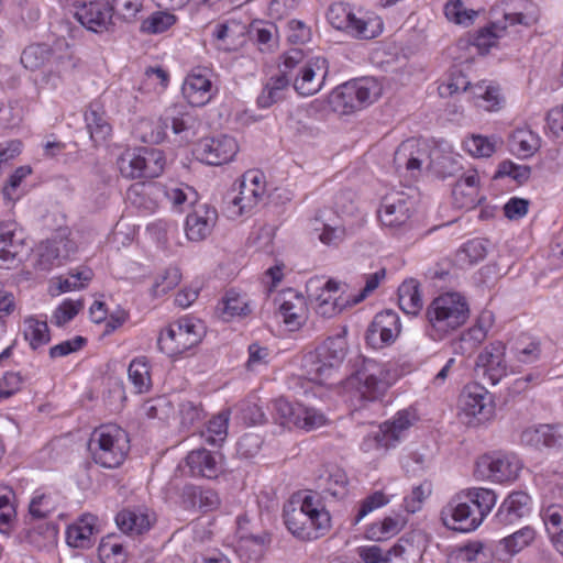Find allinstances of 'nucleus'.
<instances>
[{
  "mask_svg": "<svg viewBox=\"0 0 563 563\" xmlns=\"http://www.w3.org/2000/svg\"><path fill=\"white\" fill-rule=\"evenodd\" d=\"M497 503L494 490L472 487L457 493L442 511L444 525L453 530L471 532L476 530Z\"/></svg>",
  "mask_w": 563,
  "mask_h": 563,
  "instance_id": "obj_2",
  "label": "nucleus"
},
{
  "mask_svg": "<svg viewBox=\"0 0 563 563\" xmlns=\"http://www.w3.org/2000/svg\"><path fill=\"white\" fill-rule=\"evenodd\" d=\"M341 283L328 280L321 288L320 294L316 298V312L324 318H332L345 308L354 306L352 296L344 294Z\"/></svg>",
  "mask_w": 563,
  "mask_h": 563,
  "instance_id": "obj_22",
  "label": "nucleus"
},
{
  "mask_svg": "<svg viewBox=\"0 0 563 563\" xmlns=\"http://www.w3.org/2000/svg\"><path fill=\"white\" fill-rule=\"evenodd\" d=\"M284 521L298 539L310 541L325 536L331 529V516L322 500L311 492L295 494L284 507Z\"/></svg>",
  "mask_w": 563,
  "mask_h": 563,
  "instance_id": "obj_1",
  "label": "nucleus"
},
{
  "mask_svg": "<svg viewBox=\"0 0 563 563\" xmlns=\"http://www.w3.org/2000/svg\"><path fill=\"white\" fill-rule=\"evenodd\" d=\"M419 421L417 409H405L398 411L391 420L382 423L389 443L396 448L408 434L409 429Z\"/></svg>",
  "mask_w": 563,
  "mask_h": 563,
  "instance_id": "obj_33",
  "label": "nucleus"
},
{
  "mask_svg": "<svg viewBox=\"0 0 563 563\" xmlns=\"http://www.w3.org/2000/svg\"><path fill=\"white\" fill-rule=\"evenodd\" d=\"M446 19L457 25L470 26L478 16V11L467 9L462 0H449L444 5Z\"/></svg>",
  "mask_w": 563,
  "mask_h": 563,
  "instance_id": "obj_57",
  "label": "nucleus"
},
{
  "mask_svg": "<svg viewBox=\"0 0 563 563\" xmlns=\"http://www.w3.org/2000/svg\"><path fill=\"white\" fill-rule=\"evenodd\" d=\"M25 235L14 221L0 222V267L10 268L24 250Z\"/></svg>",
  "mask_w": 563,
  "mask_h": 563,
  "instance_id": "obj_25",
  "label": "nucleus"
},
{
  "mask_svg": "<svg viewBox=\"0 0 563 563\" xmlns=\"http://www.w3.org/2000/svg\"><path fill=\"white\" fill-rule=\"evenodd\" d=\"M60 503V496L53 490L37 489L29 505V512L33 519H43L53 514Z\"/></svg>",
  "mask_w": 563,
  "mask_h": 563,
  "instance_id": "obj_40",
  "label": "nucleus"
},
{
  "mask_svg": "<svg viewBox=\"0 0 563 563\" xmlns=\"http://www.w3.org/2000/svg\"><path fill=\"white\" fill-rule=\"evenodd\" d=\"M493 324V313L490 311H483L476 319L475 323L467 330L463 331L460 338L453 343L454 352L461 355L471 356L486 340Z\"/></svg>",
  "mask_w": 563,
  "mask_h": 563,
  "instance_id": "obj_24",
  "label": "nucleus"
},
{
  "mask_svg": "<svg viewBox=\"0 0 563 563\" xmlns=\"http://www.w3.org/2000/svg\"><path fill=\"white\" fill-rule=\"evenodd\" d=\"M77 251L75 242L66 236H59L40 244L37 249V265L41 269H51L62 264Z\"/></svg>",
  "mask_w": 563,
  "mask_h": 563,
  "instance_id": "obj_27",
  "label": "nucleus"
},
{
  "mask_svg": "<svg viewBox=\"0 0 563 563\" xmlns=\"http://www.w3.org/2000/svg\"><path fill=\"white\" fill-rule=\"evenodd\" d=\"M15 494L8 485H0V533L9 537L13 530L16 510L14 506Z\"/></svg>",
  "mask_w": 563,
  "mask_h": 563,
  "instance_id": "obj_41",
  "label": "nucleus"
},
{
  "mask_svg": "<svg viewBox=\"0 0 563 563\" xmlns=\"http://www.w3.org/2000/svg\"><path fill=\"white\" fill-rule=\"evenodd\" d=\"M404 549L400 545H394L387 552L378 545H362L356 549L357 555L365 563H390L391 556H398Z\"/></svg>",
  "mask_w": 563,
  "mask_h": 563,
  "instance_id": "obj_64",
  "label": "nucleus"
},
{
  "mask_svg": "<svg viewBox=\"0 0 563 563\" xmlns=\"http://www.w3.org/2000/svg\"><path fill=\"white\" fill-rule=\"evenodd\" d=\"M520 439L525 445L534 449L559 448L563 444V428L554 424L530 427L522 431Z\"/></svg>",
  "mask_w": 563,
  "mask_h": 563,
  "instance_id": "obj_30",
  "label": "nucleus"
},
{
  "mask_svg": "<svg viewBox=\"0 0 563 563\" xmlns=\"http://www.w3.org/2000/svg\"><path fill=\"white\" fill-rule=\"evenodd\" d=\"M405 520L401 516L385 517L382 521L371 523L365 531V538L373 541H385L401 531Z\"/></svg>",
  "mask_w": 563,
  "mask_h": 563,
  "instance_id": "obj_44",
  "label": "nucleus"
},
{
  "mask_svg": "<svg viewBox=\"0 0 563 563\" xmlns=\"http://www.w3.org/2000/svg\"><path fill=\"white\" fill-rule=\"evenodd\" d=\"M164 196L174 208L196 198V191L186 184L169 183L161 185L159 196Z\"/></svg>",
  "mask_w": 563,
  "mask_h": 563,
  "instance_id": "obj_62",
  "label": "nucleus"
},
{
  "mask_svg": "<svg viewBox=\"0 0 563 563\" xmlns=\"http://www.w3.org/2000/svg\"><path fill=\"white\" fill-rule=\"evenodd\" d=\"M347 476L341 468H333L327 476L320 478L319 487L334 498H342L346 494Z\"/></svg>",
  "mask_w": 563,
  "mask_h": 563,
  "instance_id": "obj_60",
  "label": "nucleus"
},
{
  "mask_svg": "<svg viewBox=\"0 0 563 563\" xmlns=\"http://www.w3.org/2000/svg\"><path fill=\"white\" fill-rule=\"evenodd\" d=\"M229 419V410H222L210 419L206 430L201 433L205 441L211 445H219L223 443L228 435Z\"/></svg>",
  "mask_w": 563,
  "mask_h": 563,
  "instance_id": "obj_53",
  "label": "nucleus"
},
{
  "mask_svg": "<svg viewBox=\"0 0 563 563\" xmlns=\"http://www.w3.org/2000/svg\"><path fill=\"white\" fill-rule=\"evenodd\" d=\"M186 466L194 477L216 478L221 473L222 457L209 450L197 449L186 456Z\"/></svg>",
  "mask_w": 563,
  "mask_h": 563,
  "instance_id": "obj_29",
  "label": "nucleus"
},
{
  "mask_svg": "<svg viewBox=\"0 0 563 563\" xmlns=\"http://www.w3.org/2000/svg\"><path fill=\"white\" fill-rule=\"evenodd\" d=\"M181 280V273L178 267H167L158 273L153 280L151 294L154 297H162L173 290Z\"/></svg>",
  "mask_w": 563,
  "mask_h": 563,
  "instance_id": "obj_59",
  "label": "nucleus"
},
{
  "mask_svg": "<svg viewBox=\"0 0 563 563\" xmlns=\"http://www.w3.org/2000/svg\"><path fill=\"white\" fill-rule=\"evenodd\" d=\"M510 145L515 153L521 157L528 158L540 148L541 139L530 129L520 128L512 132L510 136Z\"/></svg>",
  "mask_w": 563,
  "mask_h": 563,
  "instance_id": "obj_43",
  "label": "nucleus"
},
{
  "mask_svg": "<svg viewBox=\"0 0 563 563\" xmlns=\"http://www.w3.org/2000/svg\"><path fill=\"white\" fill-rule=\"evenodd\" d=\"M212 71L206 67L194 68L183 82L181 92L192 107L208 104L217 95Z\"/></svg>",
  "mask_w": 563,
  "mask_h": 563,
  "instance_id": "obj_17",
  "label": "nucleus"
},
{
  "mask_svg": "<svg viewBox=\"0 0 563 563\" xmlns=\"http://www.w3.org/2000/svg\"><path fill=\"white\" fill-rule=\"evenodd\" d=\"M506 345L501 341L488 344L476 358V368L483 369L493 385L498 384L508 373L506 363Z\"/></svg>",
  "mask_w": 563,
  "mask_h": 563,
  "instance_id": "obj_23",
  "label": "nucleus"
},
{
  "mask_svg": "<svg viewBox=\"0 0 563 563\" xmlns=\"http://www.w3.org/2000/svg\"><path fill=\"white\" fill-rule=\"evenodd\" d=\"M529 510V495L523 492H514L501 503L495 518L497 523L508 526L525 517Z\"/></svg>",
  "mask_w": 563,
  "mask_h": 563,
  "instance_id": "obj_32",
  "label": "nucleus"
},
{
  "mask_svg": "<svg viewBox=\"0 0 563 563\" xmlns=\"http://www.w3.org/2000/svg\"><path fill=\"white\" fill-rule=\"evenodd\" d=\"M277 316L290 331L301 329L309 319V303L307 297L294 289L282 290L274 299Z\"/></svg>",
  "mask_w": 563,
  "mask_h": 563,
  "instance_id": "obj_14",
  "label": "nucleus"
},
{
  "mask_svg": "<svg viewBox=\"0 0 563 563\" xmlns=\"http://www.w3.org/2000/svg\"><path fill=\"white\" fill-rule=\"evenodd\" d=\"M301 55L298 51H287L280 56L277 71L273 74L264 85L257 97L260 108H269L284 99L286 91L292 82V68L300 62Z\"/></svg>",
  "mask_w": 563,
  "mask_h": 563,
  "instance_id": "obj_12",
  "label": "nucleus"
},
{
  "mask_svg": "<svg viewBox=\"0 0 563 563\" xmlns=\"http://www.w3.org/2000/svg\"><path fill=\"white\" fill-rule=\"evenodd\" d=\"M400 331V318L397 312L384 310L374 317L367 328L365 340L371 347L379 350L393 344L399 336Z\"/></svg>",
  "mask_w": 563,
  "mask_h": 563,
  "instance_id": "obj_18",
  "label": "nucleus"
},
{
  "mask_svg": "<svg viewBox=\"0 0 563 563\" xmlns=\"http://www.w3.org/2000/svg\"><path fill=\"white\" fill-rule=\"evenodd\" d=\"M112 16L124 22L136 21L144 9V0H112L110 3Z\"/></svg>",
  "mask_w": 563,
  "mask_h": 563,
  "instance_id": "obj_61",
  "label": "nucleus"
},
{
  "mask_svg": "<svg viewBox=\"0 0 563 563\" xmlns=\"http://www.w3.org/2000/svg\"><path fill=\"white\" fill-rule=\"evenodd\" d=\"M328 213L329 212L327 211L320 212L313 219L312 225L313 230L319 232L318 238L322 244L334 246L343 241L345 236V229L339 220H331L328 218Z\"/></svg>",
  "mask_w": 563,
  "mask_h": 563,
  "instance_id": "obj_37",
  "label": "nucleus"
},
{
  "mask_svg": "<svg viewBox=\"0 0 563 563\" xmlns=\"http://www.w3.org/2000/svg\"><path fill=\"white\" fill-rule=\"evenodd\" d=\"M452 199L455 208L474 209L483 197L479 195V176L476 170L462 175L453 186Z\"/></svg>",
  "mask_w": 563,
  "mask_h": 563,
  "instance_id": "obj_28",
  "label": "nucleus"
},
{
  "mask_svg": "<svg viewBox=\"0 0 563 563\" xmlns=\"http://www.w3.org/2000/svg\"><path fill=\"white\" fill-rule=\"evenodd\" d=\"M542 517L553 547L563 555V508L551 505L544 509Z\"/></svg>",
  "mask_w": 563,
  "mask_h": 563,
  "instance_id": "obj_42",
  "label": "nucleus"
},
{
  "mask_svg": "<svg viewBox=\"0 0 563 563\" xmlns=\"http://www.w3.org/2000/svg\"><path fill=\"white\" fill-rule=\"evenodd\" d=\"M98 555L102 563H124L128 556L123 544L114 536H108L101 540Z\"/></svg>",
  "mask_w": 563,
  "mask_h": 563,
  "instance_id": "obj_56",
  "label": "nucleus"
},
{
  "mask_svg": "<svg viewBox=\"0 0 563 563\" xmlns=\"http://www.w3.org/2000/svg\"><path fill=\"white\" fill-rule=\"evenodd\" d=\"M536 530L532 527L527 526L503 538L499 541V547L507 555L514 556L531 545L536 540Z\"/></svg>",
  "mask_w": 563,
  "mask_h": 563,
  "instance_id": "obj_47",
  "label": "nucleus"
},
{
  "mask_svg": "<svg viewBox=\"0 0 563 563\" xmlns=\"http://www.w3.org/2000/svg\"><path fill=\"white\" fill-rule=\"evenodd\" d=\"M346 353L343 336L328 338L314 352L303 358V368L308 379L317 385L331 388L341 382L339 369Z\"/></svg>",
  "mask_w": 563,
  "mask_h": 563,
  "instance_id": "obj_3",
  "label": "nucleus"
},
{
  "mask_svg": "<svg viewBox=\"0 0 563 563\" xmlns=\"http://www.w3.org/2000/svg\"><path fill=\"white\" fill-rule=\"evenodd\" d=\"M398 379L388 364L365 358L356 371L346 379L345 386L365 401L380 399L387 389Z\"/></svg>",
  "mask_w": 563,
  "mask_h": 563,
  "instance_id": "obj_4",
  "label": "nucleus"
},
{
  "mask_svg": "<svg viewBox=\"0 0 563 563\" xmlns=\"http://www.w3.org/2000/svg\"><path fill=\"white\" fill-rule=\"evenodd\" d=\"M239 152V145L230 135L205 137L198 142L195 154L208 165H222L231 162Z\"/></svg>",
  "mask_w": 563,
  "mask_h": 563,
  "instance_id": "obj_19",
  "label": "nucleus"
},
{
  "mask_svg": "<svg viewBox=\"0 0 563 563\" xmlns=\"http://www.w3.org/2000/svg\"><path fill=\"white\" fill-rule=\"evenodd\" d=\"M463 170V157L446 142H437L429 148L424 172L428 177L444 180L455 177Z\"/></svg>",
  "mask_w": 563,
  "mask_h": 563,
  "instance_id": "obj_15",
  "label": "nucleus"
},
{
  "mask_svg": "<svg viewBox=\"0 0 563 563\" xmlns=\"http://www.w3.org/2000/svg\"><path fill=\"white\" fill-rule=\"evenodd\" d=\"M266 192L264 175L260 170L243 174L239 191L227 201L225 211L229 218L236 219L251 212Z\"/></svg>",
  "mask_w": 563,
  "mask_h": 563,
  "instance_id": "obj_10",
  "label": "nucleus"
},
{
  "mask_svg": "<svg viewBox=\"0 0 563 563\" xmlns=\"http://www.w3.org/2000/svg\"><path fill=\"white\" fill-rule=\"evenodd\" d=\"M85 121L89 131L91 140L95 144L106 142L112 132V126L109 123L106 114L95 109L91 106L85 113Z\"/></svg>",
  "mask_w": 563,
  "mask_h": 563,
  "instance_id": "obj_45",
  "label": "nucleus"
},
{
  "mask_svg": "<svg viewBox=\"0 0 563 563\" xmlns=\"http://www.w3.org/2000/svg\"><path fill=\"white\" fill-rule=\"evenodd\" d=\"M484 545L479 541L456 547L448 553V563H485Z\"/></svg>",
  "mask_w": 563,
  "mask_h": 563,
  "instance_id": "obj_55",
  "label": "nucleus"
},
{
  "mask_svg": "<svg viewBox=\"0 0 563 563\" xmlns=\"http://www.w3.org/2000/svg\"><path fill=\"white\" fill-rule=\"evenodd\" d=\"M470 316L468 305L457 292H445L438 296L428 307L427 317L431 327V335L442 339L449 332L466 322Z\"/></svg>",
  "mask_w": 563,
  "mask_h": 563,
  "instance_id": "obj_6",
  "label": "nucleus"
},
{
  "mask_svg": "<svg viewBox=\"0 0 563 563\" xmlns=\"http://www.w3.org/2000/svg\"><path fill=\"white\" fill-rule=\"evenodd\" d=\"M399 308L406 314L417 316L422 309L420 283L416 278L405 279L398 287Z\"/></svg>",
  "mask_w": 563,
  "mask_h": 563,
  "instance_id": "obj_38",
  "label": "nucleus"
},
{
  "mask_svg": "<svg viewBox=\"0 0 563 563\" xmlns=\"http://www.w3.org/2000/svg\"><path fill=\"white\" fill-rule=\"evenodd\" d=\"M520 470L521 463L514 454L492 453L477 459L475 475L481 479L505 483L515 481Z\"/></svg>",
  "mask_w": 563,
  "mask_h": 563,
  "instance_id": "obj_13",
  "label": "nucleus"
},
{
  "mask_svg": "<svg viewBox=\"0 0 563 563\" xmlns=\"http://www.w3.org/2000/svg\"><path fill=\"white\" fill-rule=\"evenodd\" d=\"M422 150L419 139H409L404 141L395 153V163L398 166H405L408 170L420 168Z\"/></svg>",
  "mask_w": 563,
  "mask_h": 563,
  "instance_id": "obj_48",
  "label": "nucleus"
},
{
  "mask_svg": "<svg viewBox=\"0 0 563 563\" xmlns=\"http://www.w3.org/2000/svg\"><path fill=\"white\" fill-rule=\"evenodd\" d=\"M166 165V158L159 148H126L117 159L120 175L126 179L158 177Z\"/></svg>",
  "mask_w": 563,
  "mask_h": 563,
  "instance_id": "obj_7",
  "label": "nucleus"
},
{
  "mask_svg": "<svg viewBox=\"0 0 563 563\" xmlns=\"http://www.w3.org/2000/svg\"><path fill=\"white\" fill-rule=\"evenodd\" d=\"M301 55L300 62L292 68V87L303 97L319 92L328 75V62L324 57L314 56L306 58L300 48H292Z\"/></svg>",
  "mask_w": 563,
  "mask_h": 563,
  "instance_id": "obj_11",
  "label": "nucleus"
},
{
  "mask_svg": "<svg viewBox=\"0 0 563 563\" xmlns=\"http://www.w3.org/2000/svg\"><path fill=\"white\" fill-rule=\"evenodd\" d=\"M380 223L387 228H396L404 223L409 218L406 203L401 200L397 202H389L385 200L378 211Z\"/></svg>",
  "mask_w": 563,
  "mask_h": 563,
  "instance_id": "obj_50",
  "label": "nucleus"
},
{
  "mask_svg": "<svg viewBox=\"0 0 563 563\" xmlns=\"http://www.w3.org/2000/svg\"><path fill=\"white\" fill-rule=\"evenodd\" d=\"M129 380L139 394L147 393L152 387L151 365L145 356L132 360L128 368Z\"/></svg>",
  "mask_w": 563,
  "mask_h": 563,
  "instance_id": "obj_46",
  "label": "nucleus"
},
{
  "mask_svg": "<svg viewBox=\"0 0 563 563\" xmlns=\"http://www.w3.org/2000/svg\"><path fill=\"white\" fill-rule=\"evenodd\" d=\"M161 184L136 183L126 192L128 200L135 208L153 213L158 208Z\"/></svg>",
  "mask_w": 563,
  "mask_h": 563,
  "instance_id": "obj_34",
  "label": "nucleus"
},
{
  "mask_svg": "<svg viewBox=\"0 0 563 563\" xmlns=\"http://www.w3.org/2000/svg\"><path fill=\"white\" fill-rule=\"evenodd\" d=\"M97 518L90 514L82 515L78 520L68 526L66 542L73 548L86 549L91 547L96 532Z\"/></svg>",
  "mask_w": 563,
  "mask_h": 563,
  "instance_id": "obj_36",
  "label": "nucleus"
},
{
  "mask_svg": "<svg viewBox=\"0 0 563 563\" xmlns=\"http://www.w3.org/2000/svg\"><path fill=\"white\" fill-rule=\"evenodd\" d=\"M459 407L463 413L478 422L489 421L495 415V400L483 385L470 383L459 396Z\"/></svg>",
  "mask_w": 563,
  "mask_h": 563,
  "instance_id": "obj_16",
  "label": "nucleus"
},
{
  "mask_svg": "<svg viewBox=\"0 0 563 563\" xmlns=\"http://www.w3.org/2000/svg\"><path fill=\"white\" fill-rule=\"evenodd\" d=\"M462 146L471 156L486 158L496 152L498 142L494 137L472 134L463 141Z\"/></svg>",
  "mask_w": 563,
  "mask_h": 563,
  "instance_id": "obj_54",
  "label": "nucleus"
},
{
  "mask_svg": "<svg viewBox=\"0 0 563 563\" xmlns=\"http://www.w3.org/2000/svg\"><path fill=\"white\" fill-rule=\"evenodd\" d=\"M23 335L33 350L46 345L51 340L46 317L29 316L23 320Z\"/></svg>",
  "mask_w": 563,
  "mask_h": 563,
  "instance_id": "obj_39",
  "label": "nucleus"
},
{
  "mask_svg": "<svg viewBox=\"0 0 563 563\" xmlns=\"http://www.w3.org/2000/svg\"><path fill=\"white\" fill-rule=\"evenodd\" d=\"M76 67V60L71 57L60 59L55 68H52L48 73L43 76V85L52 90H56L62 87L71 70Z\"/></svg>",
  "mask_w": 563,
  "mask_h": 563,
  "instance_id": "obj_58",
  "label": "nucleus"
},
{
  "mask_svg": "<svg viewBox=\"0 0 563 563\" xmlns=\"http://www.w3.org/2000/svg\"><path fill=\"white\" fill-rule=\"evenodd\" d=\"M514 360L520 365H531L541 357V345L537 340L529 338L518 339L511 347Z\"/></svg>",
  "mask_w": 563,
  "mask_h": 563,
  "instance_id": "obj_49",
  "label": "nucleus"
},
{
  "mask_svg": "<svg viewBox=\"0 0 563 563\" xmlns=\"http://www.w3.org/2000/svg\"><path fill=\"white\" fill-rule=\"evenodd\" d=\"M329 23L336 30H343L354 37L371 40L383 32V21L377 15L357 18L343 2L333 3L327 13Z\"/></svg>",
  "mask_w": 563,
  "mask_h": 563,
  "instance_id": "obj_9",
  "label": "nucleus"
},
{
  "mask_svg": "<svg viewBox=\"0 0 563 563\" xmlns=\"http://www.w3.org/2000/svg\"><path fill=\"white\" fill-rule=\"evenodd\" d=\"M75 16L86 29L102 32L111 24L110 3L103 0L84 2L76 7Z\"/></svg>",
  "mask_w": 563,
  "mask_h": 563,
  "instance_id": "obj_26",
  "label": "nucleus"
},
{
  "mask_svg": "<svg viewBox=\"0 0 563 563\" xmlns=\"http://www.w3.org/2000/svg\"><path fill=\"white\" fill-rule=\"evenodd\" d=\"M202 336V323L194 318L185 317L163 329L157 344L162 352L176 357L195 347Z\"/></svg>",
  "mask_w": 563,
  "mask_h": 563,
  "instance_id": "obj_8",
  "label": "nucleus"
},
{
  "mask_svg": "<svg viewBox=\"0 0 563 563\" xmlns=\"http://www.w3.org/2000/svg\"><path fill=\"white\" fill-rule=\"evenodd\" d=\"M183 503L188 509L209 512L218 509L221 501L218 493L213 489L191 485L184 488Z\"/></svg>",
  "mask_w": 563,
  "mask_h": 563,
  "instance_id": "obj_35",
  "label": "nucleus"
},
{
  "mask_svg": "<svg viewBox=\"0 0 563 563\" xmlns=\"http://www.w3.org/2000/svg\"><path fill=\"white\" fill-rule=\"evenodd\" d=\"M347 92L356 98V104L364 108L374 102L380 95V87L373 79H361L354 82H347Z\"/></svg>",
  "mask_w": 563,
  "mask_h": 563,
  "instance_id": "obj_52",
  "label": "nucleus"
},
{
  "mask_svg": "<svg viewBox=\"0 0 563 563\" xmlns=\"http://www.w3.org/2000/svg\"><path fill=\"white\" fill-rule=\"evenodd\" d=\"M247 33L249 27L245 22L230 18L212 26L211 38L217 49L232 53L244 46Z\"/></svg>",
  "mask_w": 563,
  "mask_h": 563,
  "instance_id": "obj_20",
  "label": "nucleus"
},
{
  "mask_svg": "<svg viewBox=\"0 0 563 563\" xmlns=\"http://www.w3.org/2000/svg\"><path fill=\"white\" fill-rule=\"evenodd\" d=\"M32 174L29 165L18 167L9 177L8 183L2 188L3 199L14 203L21 198L23 192L20 190L22 183Z\"/></svg>",
  "mask_w": 563,
  "mask_h": 563,
  "instance_id": "obj_63",
  "label": "nucleus"
},
{
  "mask_svg": "<svg viewBox=\"0 0 563 563\" xmlns=\"http://www.w3.org/2000/svg\"><path fill=\"white\" fill-rule=\"evenodd\" d=\"M154 521L155 515L145 507L126 508L115 517L119 529L130 536L148 531Z\"/></svg>",
  "mask_w": 563,
  "mask_h": 563,
  "instance_id": "obj_31",
  "label": "nucleus"
},
{
  "mask_svg": "<svg viewBox=\"0 0 563 563\" xmlns=\"http://www.w3.org/2000/svg\"><path fill=\"white\" fill-rule=\"evenodd\" d=\"M360 449L363 453L369 454L373 457H380L385 455L388 450L394 448L391 443H389L384 429L379 426L363 438Z\"/></svg>",
  "mask_w": 563,
  "mask_h": 563,
  "instance_id": "obj_51",
  "label": "nucleus"
},
{
  "mask_svg": "<svg viewBox=\"0 0 563 563\" xmlns=\"http://www.w3.org/2000/svg\"><path fill=\"white\" fill-rule=\"evenodd\" d=\"M88 448L96 464L115 468L124 462L130 451V439L121 427L102 424L91 433Z\"/></svg>",
  "mask_w": 563,
  "mask_h": 563,
  "instance_id": "obj_5",
  "label": "nucleus"
},
{
  "mask_svg": "<svg viewBox=\"0 0 563 563\" xmlns=\"http://www.w3.org/2000/svg\"><path fill=\"white\" fill-rule=\"evenodd\" d=\"M218 220L216 208L207 203H200L187 214L185 220V234L191 242L206 240L213 231Z\"/></svg>",
  "mask_w": 563,
  "mask_h": 563,
  "instance_id": "obj_21",
  "label": "nucleus"
}]
</instances>
